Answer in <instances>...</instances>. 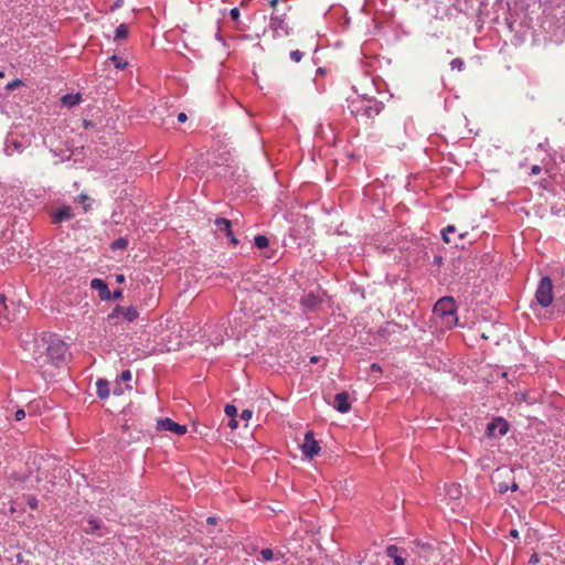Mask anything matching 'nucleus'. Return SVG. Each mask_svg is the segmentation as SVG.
<instances>
[{
    "instance_id": "f257e3e1",
    "label": "nucleus",
    "mask_w": 565,
    "mask_h": 565,
    "mask_svg": "<svg viewBox=\"0 0 565 565\" xmlns=\"http://www.w3.org/2000/svg\"><path fill=\"white\" fill-rule=\"evenodd\" d=\"M65 343L54 335H42L33 342L32 359L38 367L57 365L65 355Z\"/></svg>"
},
{
    "instance_id": "f03ea898",
    "label": "nucleus",
    "mask_w": 565,
    "mask_h": 565,
    "mask_svg": "<svg viewBox=\"0 0 565 565\" xmlns=\"http://www.w3.org/2000/svg\"><path fill=\"white\" fill-rule=\"evenodd\" d=\"M434 315L443 319V323L447 328H452L457 323L456 317V305L455 300L451 297L440 298L435 307Z\"/></svg>"
},
{
    "instance_id": "7ed1b4c3",
    "label": "nucleus",
    "mask_w": 565,
    "mask_h": 565,
    "mask_svg": "<svg viewBox=\"0 0 565 565\" xmlns=\"http://www.w3.org/2000/svg\"><path fill=\"white\" fill-rule=\"evenodd\" d=\"M554 299L553 284L550 277H543L535 292V301L542 308H547Z\"/></svg>"
},
{
    "instance_id": "20e7f679",
    "label": "nucleus",
    "mask_w": 565,
    "mask_h": 565,
    "mask_svg": "<svg viewBox=\"0 0 565 565\" xmlns=\"http://www.w3.org/2000/svg\"><path fill=\"white\" fill-rule=\"evenodd\" d=\"M157 430L170 431L174 435L182 436L186 434L188 427L185 425L178 424L171 418H161L157 422Z\"/></svg>"
},
{
    "instance_id": "39448f33",
    "label": "nucleus",
    "mask_w": 565,
    "mask_h": 565,
    "mask_svg": "<svg viewBox=\"0 0 565 565\" xmlns=\"http://www.w3.org/2000/svg\"><path fill=\"white\" fill-rule=\"evenodd\" d=\"M301 449L303 455L310 459L319 454L320 446L318 441L315 439V435L311 430L305 434V439Z\"/></svg>"
},
{
    "instance_id": "423d86ee",
    "label": "nucleus",
    "mask_w": 565,
    "mask_h": 565,
    "mask_svg": "<svg viewBox=\"0 0 565 565\" xmlns=\"http://www.w3.org/2000/svg\"><path fill=\"white\" fill-rule=\"evenodd\" d=\"M214 226H215V231L224 233L230 238V242L232 244H234V245L238 244L237 238L233 234L232 222L230 220L224 218V217H217L214 221Z\"/></svg>"
},
{
    "instance_id": "0eeeda50",
    "label": "nucleus",
    "mask_w": 565,
    "mask_h": 565,
    "mask_svg": "<svg viewBox=\"0 0 565 565\" xmlns=\"http://www.w3.org/2000/svg\"><path fill=\"white\" fill-rule=\"evenodd\" d=\"M122 316L127 321L131 322L138 318V311L134 307L116 306L108 316L109 319Z\"/></svg>"
},
{
    "instance_id": "6e6552de",
    "label": "nucleus",
    "mask_w": 565,
    "mask_h": 565,
    "mask_svg": "<svg viewBox=\"0 0 565 565\" xmlns=\"http://www.w3.org/2000/svg\"><path fill=\"white\" fill-rule=\"evenodd\" d=\"M507 431H508V424L503 418L493 419L487 426V434L491 437L495 436L497 434L499 436H503L507 434Z\"/></svg>"
},
{
    "instance_id": "1a4fd4ad",
    "label": "nucleus",
    "mask_w": 565,
    "mask_h": 565,
    "mask_svg": "<svg viewBox=\"0 0 565 565\" xmlns=\"http://www.w3.org/2000/svg\"><path fill=\"white\" fill-rule=\"evenodd\" d=\"M334 408L340 413H348L351 409L350 395L348 392H340L334 396Z\"/></svg>"
},
{
    "instance_id": "9d476101",
    "label": "nucleus",
    "mask_w": 565,
    "mask_h": 565,
    "mask_svg": "<svg viewBox=\"0 0 565 565\" xmlns=\"http://www.w3.org/2000/svg\"><path fill=\"white\" fill-rule=\"evenodd\" d=\"M270 28L278 36L289 35V30L285 20L277 14L271 15Z\"/></svg>"
},
{
    "instance_id": "9b49d317",
    "label": "nucleus",
    "mask_w": 565,
    "mask_h": 565,
    "mask_svg": "<svg viewBox=\"0 0 565 565\" xmlns=\"http://www.w3.org/2000/svg\"><path fill=\"white\" fill-rule=\"evenodd\" d=\"M90 286L93 289L98 290L99 297L103 300L110 299V291L108 289V286L104 282V280L95 278L92 280Z\"/></svg>"
},
{
    "instance_id": "f8f14e48",
    "label": "nucleus",
    "mask_w": 565,
    "mask_h": 565,
    "mask_svg": "<svg viewBox=\"0 0 565 565\" xmlns=\"http://www.w3.org/2000/svg\"><path fill=\"white\" fill-rule=\"evenodd\" d=\"M0 318L6 321H12L15 319L14 312L9 309L6 296L2 294H0Z\"/></svg>"
},
{
    "instance_id": "ddd939ff",
    "label": "nucleus",
    "mask_w": 565,
    "mask_h": 565,
    "mask_svg": "<svg viewBox=\"0 0 565 565\" xmlns=\"http://www.w3.org/2000/svg\"><path fill=\"white\" fill-rule=\"evenodd\" d=\"M108 381L104 379H99L96 382L97 395L99 398L105 399L109 396Z\"/></svg>"
},
{
    "instance_id": "4468645a",
    "label": "nucleus",
    "mask_w": 565,
    "mask_h": 565,
    "mask_svg": "<svg viewBox=\"0 0 565 565\" xmlns=\"http://www.w3.org/2000/svg\"><path fill=\"white\" fill-rule=\"evenodd\" d=\"M72 211H71V207L68 206H64L60 210H57L54 214V222L55 223H62L64 221H67L70 218H72Z\"/></svg>"
},
{
    "instance_id": "2eb2a0df",
    "label": "nucleus",
    "mask_w": 565,
    "mask_h": 565,
    "mask_svg": "<svg viewBox=\"0 0 565 565\" xmlns=\"http://www.w3.org/2000/svg\"><path fill=\"white\" fill-rule=\"evenodd\" d=\"M398 548L395 545L386 547V555L394 561V565H405V559L397 555Z\"/></svg>"
},
{
    "instance_id": "dca6fc26",
    "label": "nucleus",
    "mask_w": 565,
    "mask_h": 565,
    "mask_svg": "<svg viewBox=\"0 0 565 565\" xmlns=\"http://www.w3.org/2000/svg\"><path fill=\"white\" fill-rule=\"evenodd\" d=\"M61 102L64 106L73 107L75 105H78L81 102V95L79 94H66L61 98Z\"/></svg>"
},
{
    "instance_id": "f3484780",
    "label": "nucleus",
    "mask_w": 565,
    "mask_h": 565,
    "mask_svg": "<svg viewBox=\"0 0 565 565\" xmlns=\"http://www.w3.org/2000/svg\"><path fill=\"white\" fill-rule=\"evenodd\" d=\"M128 35V26L126 24H119L115 30L114 39L116 41L125 40Z\"/></svg>"
},
{
    "instance_id": "a211bd4d",
    "label": "nucleus",
    "mask_w": 565,
    "mask_h": 565,
    "mask_svg": "<svg viewBox=\"0 0 565 565\" xmlns=\"http://www.w3.org/2000/svg\"><path fill=\"white\" fill-rule=\"evenodd\" d=\"M497 487H498V491H499L500 493H504V492H507L508 490H512V491L518 490V483H516L515 481H513L511 486H509V484H508L507 482H504V481H499V482H498V484H497Z\"/></svg>"
},
{
    "instance_id": "6ab92c4d",
    "label": "nucleus",
    "mask_w": 565,
    "mask_h": 565,
    "mask_svg": "<svg viewBox=\"0 0 565 565\" xmlns=\"http://www.w3.org/2000/svg\"><path fill=\"white\" fill-rule=\"evenodd\" d=\"M254 244L259 249H264L269 245V239L265 235H256L254 238Z\"/></svg>"
},
{
    "instance_id": "aec40b11",
    "label": "nucleus",
    "mask_w": 565,
    "mask_h": 565,
    "mask_svg": "<svg viewBox=\"0 0 565 565\" xmlns=\"http://www.w3.org/2000/svg\"><path fill=\"white\" fill-rule=\"evenodd\" d=\"M128 246V241L124 237H119L114 241L110 245L111 249H125Z\"/></svg>"
},
{
    "instance_id": "412c9836",
    "label": "nucleus",
    "mask_w": 565,
    "mask_h": 565,
    "mask_svg": "<svg viewBox=\"0 0 565 565\" xmlns=\"http://www.w3.org/2000/svg\"><path fill=\"white\" fill-rule=\"evenodd\" d=\"M76 201L79 203V204H83V210L84 212H88L89 209H90V204H88L87 202L89 201V196L87 194H79L76 199Z\"/></svg>"
},
{
    "instance_id": "4be33fe9",
    "label": "nucleus",
    "mask_w": 565,
    "mask_h": 565,
    "mask_svg": "<svg viewBox=\"0 0 565 565\" xmlns=\"http://www.w3.org/2000/svg\"><path fill=\"white\" fill-rule=\"evenodd\" d=\"M262 561L268 562L275 558V554L271 548H263L260 551Z\"/></svg>"
},
{
    "instance_id": "5701e85b",
    "label": "nucleus",
    "mask_w": 565,
    "mask_h": 565,
    "mask_svg": "<svg viewBox=\"0 0 565 565\" xmlns=\"http://www.w3.org/2000/svg\"><path fill=\"white\" fill-rule=\"evenodd\" d=\"M110 60L113 61L115 67L118 70H124L127 66V62L117 55H113Z\"/></svg>"
},
{
    "instance_id": "b1692460",
    "label": "nucleus",
    "mask_w": 565,
    "mask_h": 565,
    "mask_svg": "<svg viewBox=\"0 0 565 565\" xmlns=\"http://www.w3.org/2000/svg\"><path fill=\"white\" fill-rule=\"evenodd\" d=\"M456 232V227L454 225H448L444 231H443V238L446 243H450V237H449V234L450 233H454Z\"/></svg>"
},
{
    "instance_id": "393cba45",
    "label": "nucleus",
    "mask_w": 565,
    "mask_h": 565,
    "mask_svg": "<svg viewBox=\"0 0 565 565\" xmlns=\"http://www.w3.org/2000/svg\"><path fill=\"white\" fill-rule=\"evenodd\" d=\"M22 85H23L22 81H20V79H12L11 82H9L7 84L6 88L11 92V90H14L15 88L21 87Z\"/></svg>"
},
{
    "instance_id": "a878e982",
    "label": "nucleus",
    "mask_w": 565,
    "mask_h": 565,
    "mask_svg": "<svg viewBox=\"0 0 565 565\" xmlns=\"http://www.w3.org/2000/svg\"><path fill=\"white\" fill-rule=\"evenodd\" d=\"M451 68H457L458 71H462L465 66V62L461 58H454L450 63Z\"/></svg>"
},
{
    "instance_id": "bb28decb",
    "label": "nucleus",
    "mask_w": 565,
    "mask_h": 565,
    "mask_svg": "<svg viewBox=\"0 0 565 565\" xmlns=\"http://www.w3.org/2000/svg\"><path fill=\"white\" fill-rule=\"evenodd\" d=\"M225 414H226L228 417L233 418V417H235V416H236V414H237V408H236L234 405H230V404H228V405H226V406H225Z\"/></svg>"
},
{
    "instance_id": "cd10ccee",
    "label": "nucleus",
    "mask_w": 565,
    "mask_h": 565,
    "mask_svg": "<svg viewBox=\"0 0 565 565\" xmlns=\"http://www.w3.org/2000/svg\"><path fill=\"white\" fill-rule=\"evenodd\" d=\"M302 56H303V54H302V52H300L299 50H295V51H291V52H290V58H291L294 62H296V63L300 62V61H301V58H302Z\"/></svg>"
},
{
    "instance_id": "c85d7f7f",
    "label": "nucleus",
    "mask_w": 565,
    "mask_h": 565,
    "mask_svg": "<svg viewBox=\"0 0 565 565\" xmlns=\"http://www.w3.org/2000/svg\"><path fill=\"white\" fill-rule=\"evenodd\" d=\"M125 390H131V386L129 384H127L126 387L122 388L121 385L119 383H117L113 390V393L115 395H121V394H124Z\"/></svg>"
},
{
    "instance_id": "c756f323",
    "label": "nucleus",
    "mask_w": 565,
    "mask_h": 565,
    "mask_svg": "<svg viewBox=\"0 0 565 565\" xmlns=\"http://www.w3.org/2000/svg\"><path fill=\"white\" fill-rule=\"evenodd\" d=\"M119 379L122 382H129L131 380V372L129 370L122 371Z\"/></svg>"
},
{
    "instance_id": "7c9ffc66",
    "label": "nucleus",
    "mask_w": 565,
    "mask_h": 565,
    "mask_svg": "<svg viewBox=\"0 0 565 565\" xmlns=\"http://www.w3.org/2000/svg\"><path fill=\"white\" fill-rule=\"evenodd\" d=\"M252 416H253V412H252V411H249V409H244V411L241 413V418H242L243 420H246V422H248V420L252 418Z\"/></svg>"
},
{
    "instance_id": "2f4dec72",
    "label": "nucleus",
    "mask_w": 565,
    "mask_h": 565,
    "mask_svg": "<svg viewBox=\"0 0 565 565\" xmlns=\"http://www.w3.org/2000/svg\"><path fill=\"white\" fill-rule=\"evenodd\" d=\"M28 504L32 510L38 509V499L33 495L29 497Z\"/></svg>"
},
{
    "instance_id": "473e14b6",
    "label": "nucleus",
    "mask_w": 565,
    "mask_h": 565,
    "mask_svg": "<svg viewBox=\"0 0 565 565\" xmlns=\"http://www.w3.org/2000/svg\"><path fill=\"white\" fill-rule=\"evenodd\" d=\"M230 15H231V18H232L234 21H238L239 17H241V13H239L238 8H233V9H231V11H230Z\"/></svg>"
},
{
    "instance_id": "72a5a7b5",
    "label": "nucleus",
    "mask_w": 565,
    "mask_h": 565,
    "mask_svg": "<svg viewBox=\"0 0 565 565\" xmlns=\"http://www.w3.org/2000/svg\"><path fill=\"white\" fill-rule=\"evenodd\" d=\"M25 417V412L23 409H18L14 414L15 420H22Z\"/></svg>"
},
{
    "instance_id": "f704fd0d",
    "label": "nucleus",
    "mask_w": 565,
    "mask_h": 565,
    "mask_svg": "<svg viewBox=\"0 0 565 565\" xmlns=\"http://www.w3.org/2000/svg\"><path fill=\"white\" fill-rule=\"evenodd\" d=\"M541 172H542V168L539 164L532 166V168H531V174L532 175H537Z\"/></svg>"
},
{
    "instance_id": "c9c22d12",
    "label": "nucleus",
    "mask_w": 565,
    "mask_h": 565,
    "mask_svg": "<svg viewBox=\"0 0 565 565\" xmlns=\"http://www.w3.org/2000/svg\"><path fill=\"white\" fill-rule=\"evenodd\" d=\"M238 426V422L235 417L231 418L230 422H228V427L231 429H236Z\"/></svg>"
},
{
    "instance_id": "e433bc0d",
    "label": "nucleus",
    "mask_w": 565,
    "mask_h": 565,
    "mask_svg": "<svg viewBox=\"0 0 565 565\" xmlns=\"http://www.w3.org/2000/svg\"><path fill=\"white\" fill-rule=\"evenodd\" d=\"M305 303L308 305V306H313L316 303V300L315 298L309 295L306 299H305Z\"/></svg>"
},
{
    "instance_id": "4c0bfd02",
    "label": "nucleus",
    "mask_w": 565,
    "mask_h": 565,
    "mask_svg": "<svg viewBox=\"0 0 565 565\" xmlns=\"http://www.w3.org/2000/svg\"><path fill=\"white\" fill-rule=\"evenodd\" d=\"M539 561H540L539 555H537V554H533V555L530 557L529 563H530V564H532V565H535V564H537V563H539Z\"/></svg>"
},
{
    "instance_id": "58836bf2",
    "label": "nucleus",
    "mask_w": 565,
    "mask_h": 565,
    "mask_svg": "<svg viewBox=\"0 0 565 565\" xmlns=\"http://www.w3.org/2000/svg\"><path fill=\"white\" fill-rule=\"evenodd\" d=\"M121 296H122V290L118 289V290L114 291L113 296L110 295V298L119 299V298H121Z\"/></svg>"
},
{
    "instance_id": "ea45409f",
    "label": "nucleus",
    "mask_w": 565,
    "mask_h": 565,
    "mask_svg": "<svg viewBox=\"0 0 565 565\" xmlns=\"http://www.w3.org/2000/svg\"><path fill=\"white\" fill-rule=\"evenodd\" d=\"M371 371H372V372H379V373H381L382 369H381V366H380L377 363H373V364L371 365Z\"/></svg>"
},
{
    "instance_id": "a19ab883",
    "label": "nucleus",
    "mask_w": 565,
    "mask_h": 565,
    "mask_svg": "<svg viewBox=\"0 0 565 565\" xmlns=\"http://www.w3.org/2000/svg\"><path fill=\"white\" fill-rule=\"evenodd\" d=\"M178 120H179L180 122H184V121L186 120V115H185L184 113H180V114L178 115Z\"/></svg>"
},
{
    "instance_id": "79ce46f5",
    "label": "nucleus",
    "mask_w": 565,
    "mask_h": 565,
    "mask_svg": "<svg viewBox=\"0 0 565 565\" xmlns=\"http://www.w3.org/2000/svg\"><path fill=\"white\" fill-rule=\"evenodd\" d=\"M116 281L118 284H122L125 281V276L119 274V275H116Z\"/></svg>"
},
{
    "instance_id": "37998d69",
    "label": "nucleus",
    "mask_w": 565,
    "mask_h": 565,
    "mask_svg": "<svg viewBox=\"0 0 565 565\" xmlns=\"http://www.w3.org/2000/svg\"><path fill=\"white\" fill-rule=\"evenodd\" d=\"M89 524L92 525V527H93L94 530L99 529V524H98V522H97L96 520H90V521H89Z\"/></svg>"
},
{
    "instance_id": "c03bdc74",
    "label": "nucleus",
    "mask_w": 565,
    "mask_h": 565,
    "mask_svg": "<svg viewBox=\"0 0 565 565\" xmlns=\"http://www.w3.org/2000/svg\"><path fill=\"white\" fill-rule=\"evenodd\" d=\"M510 536H512V537H518V536H519V532H518V530H514V529H513V530H511V531H510Z\"/></svg>"
},
{
    "instance_id": "a18cd8bd",
    "label": "nucleus",
    "mask_w": 565,
    "mask_h": 565,
    "mask_svg": "<svg viewBox=\"0 0 565 565\" xmlns=\"http://www.w3.org/2000/svg\"><path fill=\"white\" fill-rule=\"evenodd\" d=\"M278 3H279V0H270V6L273 9H276Z\"/></svg>"
},
{
    "instance_id": "49530a36",
    "label": "nucleus",
    "mask_w": 565,
    "mask_h": 565,
    "mask_svg": "<svg viewBox=\"0 0 565 565\" xmlns=\"http://www.w3.org/2000/svg\"><path fill=\"white\" fill-rule=\"evenodd\" d=\"M206 521H207V523H210V524H214V523H215V519H214V518H212V516L207 518V520H206Z\"/></svg>"
},
{
    "instance_id": "de8ad7c7",
    "label": "nucleus",
    "mask_w": 565,
    "mask_h": 565,
    "mask_svg": "<svg viewBox=\"0 0 565 565\" xmlns=\"http://www.w3.org/2000/svg\"><path fill=\"white\" fill-rule=\"evenodd\" d=\"M311 362H312V363L318 362V358H317V356H312V358H311Z\"/></svg>"
},
{
    "instance_id": "09e8293b",
    "label": "nucleus",
    "mask_w": 565,
    "mask_h": 565,
    "mask_svg": "<svg viewBox=\"0 0 565 565\" xmlns=\"http://www.w3.org/2000/svg\"><path fill=\"white\" fill-rule=\"evenodd\" d=\"M452 494H456V492H459L458 488L457 487H452Z\"/></svg>"
},
{
    "instance_id": "8fccbe9b",
    "label": "nucleus",
    "mask_w": 565,
    "mask_h": 565,
    "mask_svg": "<svg viewBox=\"0 0 565 565\" xmlns=\"http://www.w3.org/2000/svg\"><path fill=\"white\" fill-rule=\"evenodd\" d=\"M452 494H456V492H459L458 488L457 487H452Z\"/></svg>"
},
{
    "instance_id": "3c124183",
    "label": "nucleus",
    "mask_w": 565,
    "mask_h": 565,
    "mask_svg": "<svg viewBox=\"0 0 565 565\" xmlns=\"http://www.w3.org/2000/svg\"><path fill=\"white\" fill-rule=\"evenodd\" d=\"M4 77V73L0 71V78Z\"/></svg>"
},
{
    "instance_id": "603ef678",
    "label": "nucleus",
    "mask_w": 565,
    "mask_h": 565,
    "mask_svg": "<svg viewBox=\"0 0 565 565\" xmlns=\"http://www.w3.org/2000/svg\"><path fill=\"white\" fill-rule=\"evenodd\" d=\"M15 510L13 507L10 508V512L13 513Z\"/></svg>"
},
{
    "instance_id": "864d4df0",
    "label": "nucleus",
    "mask_w": 565,
    "mask_h": 565,
    "mask_svg": "<svg viewBox=\"0 0 565 565\" xmlns=\"http://www.w3.org/2000/svg\"><path fill=\"white\" fill-rule=\"evenodd\" d=\"M216 38H217L218 40H221L220 32H218V33H216Z\"/></svg>"
}]
</instances>
